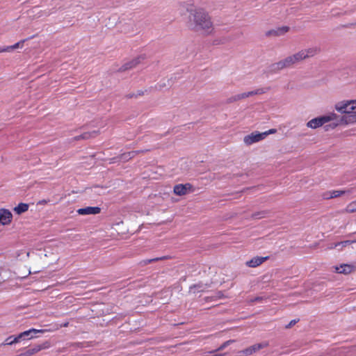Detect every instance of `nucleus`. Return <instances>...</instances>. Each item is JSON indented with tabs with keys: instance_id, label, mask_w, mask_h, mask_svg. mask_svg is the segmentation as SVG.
I'll list each match as a JSON object with an SVG mask.
<instances>
[{
	"instance_id": "obj_30",
	"label": "nucleus",
	"mask_w": 356,
	"mask_h": 356,
	"mask_svg": "<svg viewBox=\"0 0 356 356\" xmlns=\"http://www.w3.org/2000/svg\"><path fill=\"white\" fill-rule=\"evenodd\" d=\"M277 130L275 129H269L268 131H264V132H262L263 134H266V136L269 134H275L276 133Z\"/></svg>"
},
{
	"instance_id": "obj_31",
	"label": "nucleus",
	"mask_w": 356,
	"mask_h": 356,
	"mask_svg": "<svg viewBox=\"0 0 356 356\" xmlns=\"http://www.w3.org/2000/svg\"><path fill=\"white\" fill-rule=\"evenodd\" d=\"M232 341L229 340V341H227L226 342H225L219 348L218 350H222L225 347H226L228 344H229L230 343H232Z\"/></svg>"
},
{
	"instance_id": "obj_24",
	"label": "nucleus",
	"mask_w": 356,
	"mask_h": 356,
	"mask_svg": "<svg viewBox=\"0 0 356 356\" xmlns=\"http://www.w3.org/2000/svg\"><path fill=\"white\" fill-rule=\"evenodd\" d=\"M20 339L18 338V335L16 337L10 336L6 339L4 345H12L18 343Z\"/></svg>"
},
{
	"instance_id": "obj_28",
	"label": "nucleus",
	"mask_w": 356,
	"mask_h": 356,
	"mask_svg": "<svg viewBox=\"0 0 356 356\" xmlns=\"http://www.w3.org/2000/svg\"><path fill=\"white\" fill-rule=\"evenodd\" d=\"M355 242H356V241H344L339 242V243H337L334 244V248H337L340 245H341L342 247H346V245L351 244L353 243H355Z\"/></svg>"
},
{
	"instance_id": "obj_11",
	"label": "nucleus",
	"mask_w": 356,
	"mask_h": 356,
	"mask_svg": "<svg viewBox=\"0 0 356 356\" xmlns=\"http://www.w3.org/2000/svg\"><path fill=\"white\" fill-rule=\"evenodd\" d=\"M101 212V209L99 207H87L85 208L79 209L77 213L79 215H90L98 214Z\"/></svg>"
},
{
	"instance_id": "obj_16",
	"label": "nucleus",
	"mask_w": 356,
	"mask_h": 356,
	"mask_svg": "<svg viewBox=\"0 0 356 356\" xmlns=\"http://www.w3.org/2000/svg\"><path fill=\"white\" fill-rule=\"evenodd\" d=\"M346 193V191L342 190H334L331 191L325 192L323 194V199L329 200L334 197H339Z\"/></svg>"
},
{
	"instance_id": "obj_25",
	"label": "nucleus",
	"mask_w": 356,
	"mask_h": 356,
	"mask_svg": "<svg viewBox=\"0 0 356 356\" xmlns=\"http://www.w3.org/2000/svg\"><path fill=\"white\" fill-rule=\"evenodd\" d=\"M268 213L266 211H263L261 212H257V213H254L252 214V218H254L255 219H260V218L266 217Z\"/></svg>"
},
{
	"instance_id": "obj_13",
	"label": "nucleus",
	"mask_w": 356,
	"mask_h": 356,
	"mask_svg": "<svg viewBox=\"0 0 356 356\" xmlns=\"http://www.w3.org/2000/svg\"><path fill=\"white\" fill-rule=\"evenodd\" d=\"M100 134L99 130H94L92 131H87L83 134L76 136L74 138V140H89L90 138H96Z\"/></svg>"
},
{
	"instance_id": "obj_8",
	"label": "nucleus",
	"mask_w": 356,
	"mask_h": 356,
	"mask_svg": "<svg viewBox=\"0 0 356 356\" xmlns=\"http://www.w3.org/2000/svg\"><path fill=\"white\" fill-rule=\"evenodd\" d=\"M13 214L6 209H0V225H8L12 222Z\"/></svg>"
},
{
	"instance_id": "obj_27",
	"label": "nucleus",
	"mask_w": 356,
	"mask_h": 356,
	"mask_svg": "<svg viewBox=\"0 0 356 356\" xmlns=\"http://www.w3.org/2000/svg\"><path fill=\"white\" fill-rule=\"evenodd\" d=\"M171 257H169V256H163V257H156V258H154V259H149V260L146 261L145 263V264H150L152 262L158 261H162V260H166V259H169Z\"/></svg>"
},
{
	"instance_id": "obj_17",
	"label": "nucleus",
	"mask_w": 356,
	"mask_h": 356,
	"mask_svg": "<svg viewBox=\"0 0 356 356\" xmlns=\"http://www.w3.org/2000/svg\"><path fill=\"white\" fill-rule=\"evenodd\" d=\"M142 152H144V151L143 150H140V151H131V152H127V153H124V154H120V156H119V159L120 160H122V161H127L130 160L131 159L134 158L138 154L142 153Z\"/></svg>"
},
{
	"instance_id": "obj_3",
	"label": "nucleus",
	"mask_w": 356,
	"mask_h": 356,
	"mask_svg": "<svg viewBox=\"0 0 356 356\" xmlns=\"http://www.w3.org/2000/svg\"><path fill=\"white\" fill-rule=\"evenodd\" d=\"M335 108L341 113H356V100L343 101L336 104Z\"/></svg>"
},
{
	"instance_id": "obj_15",
	"label": "nucleus",
	"mask_w": 356,
	"mask_h": 356,
	"mask_svg": "<svg viewBox=\"0 0 356 356\" xmlns=\"http://www.w3.org/2000/svg\"><path fill=\"white\" fill-rule=\"evenodd\" d=\"M268 257H256L250 259V261H248L246 262V265L251 268H255L261 265L262 263H264L265 261L268 259Z\"/></svg>"
},
{
	"instance_id": "obj_9",
	"label": "nucleus",
	"mask_w": 356,
	"mask_h": 356,
	"mask_svg": "<svg viewBox=\"0 0 356 356\" xmlns=\"http://www.w3.org/2000/svg\"><path fill=\"white\" fill-rule=\"evenodd\" d=\"M192 187L191 184H177L174 186L173 191L177 195H184L187 193L188 191H191Z\"/></svg>"
},
{
	"instance_id": "obj_19",
	"label": "nucleus",
	"mask_w": 356,
	"mask_h": 356,
	"mask_svg": "<svg viewBox=\"0 0 356 356\" xmlns=\"http://www.w3.org/2000/svg\"><path fill=\"white\" fill-rule=\"evenodd\" d=\"M24 42V40H21L13 45L7 46L6 47H0V53L8 52L19 47H22Z\"/></svg>"
},
{
	"instance_id": "obj_1",
	"label": "nucleus",
	"mask_w": 356,
	"mask_h": 356,
	"mask_svg": "<svg viewBox=\"0 0 356 356\" xmlns=\"http://www.w3.org/2000/svg\"><path fill=\"white\" fill-rule=\"evenodd\" d=\"M189 15L188 27L195 31H201L206 35L212 34L213 25L209 14L202 8H187Z\"/></svg>"
},
{
	"instance_id": "obj_5",
	"label": "nucleus",
	"mask_w": 356,
	"mask_h": 356,
	"mask_svg": "<svg viewBox=\"0 0 356 356\" xmlns=\"http://www.w3.org/2000/svg\"><path fill=\"white\" fill-rule=\"evenodd\" d=\"M266 137V134L259 133V131H254L250 134L244 137L243 141L248 145H250L254 143L259 142Z\"/></svg>"
},
{
	"instance_id": "obj_34",
	"label": "nucleus",
	"mask_w": 356,
	"mask_h": 356,
	"mask_svg": "<svg viewBox=\"0 0 356 356\" xmlns=\"http://www.w3.org/2000/svg\"><path fill=\"white\" fill-rule=\"evenodd\" d=\"M47 202V200H43L40 201L39 203L40 204H46Z\"/></svg>"
},
{
	"instance_id": "obj_21",
	"label": "nucleus",
	"mask_w": 356,
	"mask_h": 356,
	"mask_svg": "<svg viewBox=\"0 0 356 356\" xmlns=\"http://www.w3.org/2000/svg\"><path fill=\"white\" fill-rule=\"evenodd\" d=\"M291 67L289 63L286 62V58L272 65L273 70H280L286 67Z\"/></svg>"
},
{
	"instance_id": "obj_33",
	"label": "nucleus",
	"mask_w": 356,
	"mask_h": 356,
	"mask_svg": "<svg viewBox=\"0 0 356 356\" xmlns=\"http://www.w3.org/2000/svg\"><path fill=\"white\" fill-rule=\"evenodd\" d=\"M68 325H69V323H68V322H66V323H65L63 325H62L61 326H62V327H67V326H68Z\"/></svg>"
},
{
	"instance_id": "obj_26",
	"label": "nucleus",
	"mask_w": 356,
	"mask_h": 356,
	"mask_svg": "<svg viewBox=\"0 0 356 356\" xmlns=\"http://www.w3.org/2000/svg\"><path fill=\"white\" fill-rule=\"evenodd\" d=\"M346 211L348 213H354L356 211V204L355 201L348 204L346 208Z\"/></svg>"
},
{
	"instance_id": "obj_4",
	"label": "nucleus",
	"mask_w": 356,
	"mask_h": 356,
	"mask_svg": "<svg viewBox=\"0 0 356 356\" xmlns=\"http://www.w3.org/2000/svg\"><path fill=\"white\" fill-rule=\"evenodd\" d=\"M335 117L336 115L334 113H332L331 115L316 118L309 120L307 122V126L312 129H316L321 127L324 124L334 120Z\"/></svg>"
},
{
	"instance_id": "obj_10",
	"label": "nucleus",
	"mask_w": 356,
	"mask_h": 356,
	"mask_svg": "<svg viewBox=\"0 0 356 356\" xmlns=\"http://www.w3.org/2000/svg\"><path fill=\"white\" fill-rule=\"evenodd\" d=\"M48 347L46 344H39L33 346L32 348L26 350L24 353L18 355L17 356H32L33 355L38 353L41 350L45 349Z\"/></svg>"
},
{
	"instance_id": "obj_22",
	"label": "nucleus",
	"mask_w": 356,
	"mask_h": 356,
	"mask_svg": "<svg viewBox=\"0 0 356 356\" xmlns=\"http://www.w3.org/2000/svg\"><path fill=\"white\" fill-rule=\"evenodd\" d=\"M140 63V58H137L136 59L132 60L131 61L125 63L121 67V70L123 71L130 70L134 67H136Z\"/></svg>"
},
{
	"instance_id": "obj_12",
	"label": "nucleus",
	"mask_w": 356,
	"mask_h": 356,
	"mask_svg": "<svg viewBox=\"0 0 356 356\" xmlns=\"http://www.w3.org/2000/svg\"><path fill=\"white\" fill-rule=\"evenodd\" d=\"M267 343H257V344H254L244 350H243L241 351V353L244 355H250L254 353H256L257 351L259 350L260 349H262L265 347L267 346Z\"/></svg>"
},
{
	"instance_id": "obj_6",
	"label": "nucleus",
	"mask_w": 356,
	"mask_h": 356,
	"mask_svg": "<svg viewBox=\"0 0 356 356\" xmlns=\"http://www.w3.org/2000/svg\"><path fill=\"white\" fill-rule=\"evenodd\" d=\"M265 92H266V90L265 89H264V88H259V89L255 90H253V91L238 94V95H236L234 97H232L229 99V102H232L238 101V100H240V99H242L247 98V97H248L250 96H252V95H261V94H264Z\"/></svg>"
},
{
	"instance_id": "obj_20",
	"label": "nucleus",
	"mask_w": 356,
	"mask_h": 356,
	"mask_svg": "<svg viewBox=\"0 0 356 356\" xmlns=\"http://www.w3.org/2000/svg\"><path fill=\"white\" fill-rule=\"evenodd\" d=\"M346 115H343L341 118V121L346 124H350L356 122V113L352 112L350 113H346Z\"/></svg>"
},
{
	"instance_id": "obj_36",
	"label": "nucleus",
	"mask_w": 356,
	"mask_h": 356,
	"mask_svg": "<svg viewBox=\"0 0 356 356\" xmlns=\"http://www.w3.org/2000/svg\"><path fill=\"white\" fill-rule=\"evenodd\" d=\"M143 94V92H140L138 93V95H142Z\"/></svg>"
},
{
	"instance_id": "obj_32",
	"label": "nucleus",
	"mask_w": 356,
	"mask_h": 356,
	"mask_svg": "<svg viewBox=\"0 0 356 356\" xmlns=\"http://www.w3.org/2000/svg\"><path fill=\"white\" fill-rule=\"evenodd\" d=\"M232 341L229 340V341H227L226 342H225L219 348L218 350H222L225 347H226L228 344H229L230 343H232Z\"/></svg>"
},
{
	"instance_id": "obj_18",
	"label": "nucleus",
	"mask_w": 356,
	"mask_h": 356,
	"mask_svg": "<svg viewBox=\"0 0 356 356\" xmlns=\"http://www.w3.org/2000/svg\"><path fill=\"white\" fill-rule=\"evenodd\" d=\"M42 330H36V329H34V328H32V329H30L29 330H26V331H24L23 332H21L19 335H18V338L21 339H32L33 337L31 336V333H38V332H42Z\"/></svg>"
},
{
	"instance_id": "obj_29",
	"label": "nucleus",
	"mask_w": 356,
	"mask_h": 356,
	"mask_svg": "<svg viewBox=\"0 0 356 356\" xmlns=\"http://www.w3.org/2000/svg\"><path fill=\"white\" fill-rule=\"evenodd\" d=\"M298 321H299L298 319V320L294 319V320L291 321L289 322V323L287 325H286V328H290V327H292V326H293V325H294L297 322H298Z\"/></svg>"
},
{
	"instance_id": "obj_2",
	"label": "nucleus",
	"mask_w": 356,
	"mask_h": 356,
	"mask_svg": "<svg viewBox=\"0 0 356 356\" xmlns=\"http://www.w3.org/2000/svg\"><path fill=\"white\" fill-rule=\"evenodd\" d=\"M321 51L319 47H314L306 49H302L298 53L286 57V62L289 63L290 66L298 63L307 58L313 57Z\"/></svg>"
},
{
	"instance_id": "obj_7",
	"label": "nucleus",
	"mask_w": 356,
	"mask_h": 356,
	"mask_svg": "<svg viewBox=\"0 0 356 356\" xmlns=\"http://www.w3.org/2000/svg\"><path fill=\"white\" fill-rule=\"evenodd\" d=\"M335 272L340 274L349 275L356 270V266L353 264H343L334 267Z\"/></svg>"
},
{
	"instance_id": "obj_35",
	"label": "nucleus",
	"mask_w": 356,
	"mask_h": 356,
	"mask_svg": "<svg viewBox=\"0 0 356 356\" xmlns=\"http://www.w3.org/2000/svg\"><path fill=\"white\" fill-rule=\"evenodd\" d=\"M136 97V95H129V98H131V97Z\"/></svg>"
},
{
	"instance_id": "obj_14",
	"label": "nucleus",
	"mask_w": 356,
	"mask_h": 356,
	"mask_svg": "<svg viewBox=\"0 0 356 356\" xmlns=\"http://www.w3.org/2000/svg\"><path fill=\"white\" fill-rule=\"evenodd\" d=\"M289 31V27L286 26L278 27L276 29H272L266 32L267 36H280L285 34Z\"/></svg>"
},
{
	"instance_id": "obj_23",
	"label": "nucleus",
	"mask_w": 356,
	"mask_h": 356,
	"mask_svg": "<svg viewBox=\"0 0 356 356\" xmlns=\"http://www.w3.org/2000/svg\"><path fill=\"white\" fill-rule=\"evenodd\" d=\"M29 209V204L26 203H19L17 207L14 208V211L17 214H21L27 211Z\"/></svg>"
}]
</instances>
